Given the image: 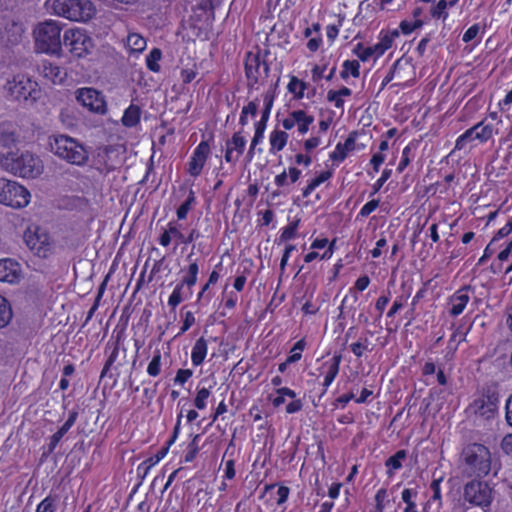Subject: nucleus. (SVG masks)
<instances>
[{
	"instance_id": "obj_55",
	"label": "nucleus",
	"mask_w": 512,
	"mask_h": 512,
	"mask_svg": "<svg viewBox=\"0 0 512 512\" xmlns=\"http://www.w3.org/2000/svg\"><path fill=\"white\" fill-rule=\"evenodd\" d=\"M78 415L79 413L77 409L70 410L68 418L63 423V425L58 428L56 432L59 433L60 436L64 437L68 433V431L74 426L75 422L78 419Z\"/></svg>"
},
{
	"instance_id": "obj_37",
	"label": "nucleus",
	"mask_w": 512,
	"mask_h": 512,
	"mask_svg": "<svg viewBox=\"0 0 512 512\" xmlns=\"http://www.w3.org/2000/svg\"><path fill=\"white\" fill-rule=\"evenodd\" d=\"M443 476L438 478H433L430 483V489L432 491V496L430 497L428 503H437L438 508H441L443 505L442 498V489L441 484L443 482Z\"/></svg>"
},
{
	"instance_id": "obj_62",
	"label": "nucleus",
	"mask_w": 512,
	"mask_h": 512,
	"mask_svg": "<svg viewBox=\"0 0 512 512\" xmlns=\"http://www.w3.org/2000/svg\"><path fill=\"white\" fill-rule=\"evenodd\" d=\"M450 7L448 0H439V2L431 9V15L433 18L446 19L448 16L447 8Z\"/></svg>"
},
{
	"instance_id": "obj_61",
	"label": "nucleus",
	"mask_w": 512,
	"mask_h": 512,
	"mask_svg": "<svg viewBox=\"0 0 512 512\" xmlns=\"http://www.w3.org/2000/svg\"><path fill=\"white\" fill-rule=\"evenodd\" d=\"M193 370L192 369H178L176 371V375L173 379L174 385H179L184 387V385L192 378Z\"/></svg>"
},
{
	"instance_id": "obj_14",
	"label": "nucleus",
	"mask_w": 512,
	"mask_h": 512,
	"mask_svg": "<svg viewBox=\"0 0 512 512\" xmlns=\"http://www.w3.org/2000/svg\"><path fill=\"white\" fill-rule=\"evenodd\" d=\"M245 72L248 80V86L254 87L263 83L269 75V66L260 55L248 53L245 61Z\"/></svg>"
},
{
	"instance_id": "obj_44",
	"label": "nucleus",
	"mask_w": 512,
	"mask_h": 512,
	"mask_svg": "<svg viewBox=\"0 0 512 512\" xmlns=\"http://www.w3.org/2000/svg\"><path fill=\"white\" fill-rule=\"evenodd\" d=\"M127 47L133 52H142L146 47V40L138 33H130L127 37Z\"/></svg>"
},
{
	"instance_id": "obj_12",
	"label": "nucleus",
	"mask_w": 512,
	"mask_h": 512,
	"mask_svg": "<svg viewBox=\"0 0 512 512\" xmlns=\"http://www.w3.org/2000/svg\"><path fill=\"white\" fill-rule=\"evenodd\" d=\"M37 84L29 78L18 75L8 80L5 85V91L8 96L15 101L36 100Z\"/></svg>"
},
{
	"instance_id": "obj_64",
	"label": "nucleus",
	"mask_w": 512,
	"mask_h": 512,
	"mask_svg": "<svg viewBox=\"0 0 512 512\" xmlns=\"http://www.w3.org/2000/svg\"><path fill=\"white\" fill-rule=\"evenodd\" d=\"M394 36H398L397 31H394L392 35H384L380 42L375 44V49L378 51V55H383L385 51L392 46Z\"/></svg>"
},
{
	"instance_id": "obj_21",
	"label": "nucleus",
	"mask_w": 512,
	"mask_h": 512,
	"mask_svg": "<svg viewBox=\"0 0 512 512\" xmlns=\"http://www.w3.org/2000/svg\"><path fill=\"white\" fill-rule=\"evenodd\" d=\"M302 223V215L300 213L295 216H287V223L279 230V236L275 239V243L280 245L282 243H290L300 237L299 229Z\"/></svg>"
},
{
	"instance_id": "obj_15",
	"label": "nucleus",
	"mask_w": 512,
	"mask_h": 512,
	"mask_svg": "<svg viewBox=\"0 0 512 512\" xmlns=\"http://www.w3.org/2000/svg\"><path fill=\"white\" fill-rule=\"evenodd\" d=\"M342 361V355L341 353L335 352L333 356L324 362L321 363L317 367L318 376L322 377V382L320 383L321 386V392L319 395V398L321 399L326 393L328 392V389L334 382V380L337 378L339 372H340V365Z\"/></svg>"
},
{
	"instance_id": "obj_49",
	"label": "nucleus",
	"mask_w": 512,
	"mask_h": 512,
	"mask_svg": "<svg viewBox=\"0 0 512 512\" xmlns=\"http://www.w3.org/2000/svg\"><path fill=\"white\" fill-rule=\"evenodd\" d=\"M284 244H285V247L283 249V252H282V255L280 258V264H279L280 276L285 274L291 254L297 249L295 244H292V243H284Z\"/></svg>"
},
{
	"instance_id": "obj_24",
	"label": "nucleus",
	"mask_w": 512,
	"mask_h": 512,
	"mask_svg": "<svg viewBox=\"0 0 512 512\" xmlns=\"http://www.w3.org/2000/svg\"><path fill=\"white\" fill-rule=\"evenodd\" d=\"M39 74L53 84H61L66 76V71L50 61H42L38 66Z\"/></svg>"
},
{
	"instance_id": "obj_20",
	"label": "nucleus",
	"mask_w": 512,
	"mask_h": 512,
	"mask_svg": "<svg viewBox=\"0 0 512 512\" xmlns=\"http://www.w3.org/2000/svg\"><path fill=\"white\" fill-rule=\"evenodd\" d=\"M285 397L292 400L286 405L285 411L287 414H295L302 410L304 404L301 398H296L297 393L289 387H279L276 389V396L272 399L274 408H278L286 401Z\"/></svg>"
},
{
	"instance_id": "obj_32",
	"label": "nucleus",
	"mask_w": 512,
	"mask_h": 512,
	"mask_svg": "<svg viewBox=\"0 0 512 512\" xmlns=\"http://www.w3.org/2000/svg\"><path fill=\"white\" fill-rule=\"evenodd\" d=\"M163 365L164 362L162 352L160 349H155L146 368L147 375L152 378L160 376L162 373Z\"/></svg>"
},
{
	"instance_id": "obj_42",
	"label": "nucleus",
	"mask_w": 512,
	"mask_h": 512,
	"mask_svg": "<svg viewBox=\"0 0 512 512\" xmlns=\"http://www.w3.org/2000/svg\"><path fill=\"white\" fill-rule=\"evenodd\" d=\"M288 134L285 131L274 130L270 134V145L272 151H280L286 145Z\"/></svg>"
},
{
	"instance_id": "obj_10",
	"label": "nucleus",
	"mask_w": 512,
	"mask_h": 512,
	"mask_svg": "<svg viewBox=\"0 0 512 512\" xmlns=\"http://www.w3.org/2000/svg\"><path fill=\"white\" fill-rule=\"evenodd\" d=\"M200 236V232L196 228L191 229L188 234L185 235L180 230L178 223L171 220L167 223L166 227L162 229L157 238V242L160 246L167 248L174 240V249H177L181 244L189 245L194 243L200 238Z\"/></svg>"
},
{
	"instance_id": "obj_60",
	"label": "nucleus",
	"mask_w": 512,
	"mask_h": 512,
	"mask_svg": "<svg viewBox=\"0 0 512 512\" xmlns=\"http://www.w3.org/2000/svg\"><path fill=\"white\" fill-rule=\"evenodd\" d=\"M305 89L306 84L303 81H300L296 77H292L290 79V82L288 83V90L290 93H293L298 99L303 97Z\"/></svg>"
},
{
	"instance_id": "obj_53",
	"label": "nucleus",
	"mask_w": 512,
	"mask_h": 512,
	"mask_svg": "<svg viewBox=\"0 0 512 512\" xmlns=\"http://www.w3.org/2000/svg\"><path fill=\"white\" fill-rule=\"evenodd\" d=\"M7 41L11 44H17L22 37L23 28L17 23H12L9 27H6Z\"/></svg>"
},
{
	"instance_id": "obj_27",
	"label": "nucleus",
	"mask_w": 512,
	"mask_h": 512,
	"mask_svg": "<svg viewBox=\"0 0 512 512\" xmlns=\"http://www.w3.org/2000/svg\"><path fill=\"white\" fill-rule=\"evenodd\" d=\"M208 354V342L201 336L199 337L191 349V363L194 367L201 366Z\"/></svg>"
},
{
	"instance_id": "obj_41",
	"label": "nucleus",
	"mask_w": 512,
	"mask_h": 512,
	"mask_svg": "<svg viewBox=\"0 0 512 512\" xmlns=\"http://www.w3.org/2000/svg\"><path fill=\"white\" fill-rule=\"evenodd\" d=\"M306 346L307 342L305 337L298 340L290 349L289 355L287 356V363H296L300 361Z\"/></svg>"
},
{
	"instance_id": "obj_35",
	"label": "nucleus",
	"mask_w": 512,
	"mask_h": 512,
	"mask_svg": "<svg viewBox=\"0 0 512 512\" xmlns=\"http://www.w3.org/2000/svg\"><path fill=\"white\" fill-rule=\"evenodd\" d=\"M418 491L414 488H405L401 492V499L406 504L403 512H418L416 498Z\"/></svg>"
},
{
	"instance_id": "obj_1",
	"label": "nucleus",
	"mask_w": 512,
	"mask_h": 512,
	"mask_svg": "<svg viewBox=\"0 0 512 512\" xmlns=\"http://www.w3.org/2000/svg\"><path fill=\"white\" fill-rule=\"evenodd\" d=\"M458 467L466 478H486L492 470L490 449L481 443L466 444L460 452Z\"/></svg>"
},
{
	"instance_id": "obj_45",
	"label": "nucleus",
	"mask_w": 512,
	"mask_h": 512,
	"mask_svg": "<svg viewBox=\"0 0 512 512\" xmlns=\"http://www.w3.org/2000/svg\"><path fill=\"white\" fill-rule=\"evenodd\" d=\"M430 283V280L423 283V285L417 290L415 295L412 298V301L410 303V309L409 313L411 315V319H414V314L416 312V308L418 303L427 295L428 292V285Z\"/></svg>"
},
{
	"instance_id": "obj_59",
	"label": "nucleus",
	"mask_w": 512,
	"mask_h": 512,
	"mask_svg": "<svg viewBox=\"0 0 512 512\" xmlns=\"http://www.w3.org/2000/svg\"><path fill=\"white\" fill-rule=\"evenodd\" d=\"M104 289H105V283H102L98 290V293L94 299L92 306L90 307V309L88 310V312L86 314L84 325L88 324L91 321L95 312L98 310V308L100 306V301H101L103 293H104Z\"/></svg>"
},
{
	"instance_id": "obj_3",
	"label": "nucleus",
	"mask_w": 512,
	"mask_h": 512,
	"mask_svg": "<svg viewBox=\"0 0 512 512\" xmlns=\"http://www.w3.org/2000/svg\"><path fill=\"white\" fill-rule=\"evenodd\" d=\"M196 247L192 246V250ZM193 251L187 255L188 265L181 269L182 277L175 285L172 293L168 297L167 304L174 310L182 301L190 299L193 295V288L198 282L200 266L197 258H192Z\"/></svg>"
},
{
	"instance_id": "obj_39",
	"label": "nucleus",
	"mask_w": 512,
	"mask_h": 512,
	"mask_svg": "<svg viewBox=\"0 0 512 512\" xmlns=\"http://www.w3.org/2000/svg\"><path fill=\"white\" fill-rule=\"evenodd\" d=\"M13 312L9 301L0 295V328L6 327L12 320Z\"/></svg>"
},
{
	"instance_id": "obj_54",
	"label": "nucleus",
	"mask_w": 512,
	"mask_h": 512,
	"mask_svg": "<svg viewBox=\"0 0 512 512\" xmlns=\"http://www.w3.org/2000/svg\"><path fill=\"white\" fill-rule=\"evenodd\" d=\"M78 415L79 413L77 409L70 410L68 418L63 423V425L58 428L56 432L59 433L60 436L64 437L68 433V431L74 426L75 422L78 419Z\"/></svg>"
},
{
	"instance_id": "obj_52",
	"label": "nucleus",
	"mask_w": 512,
	"mask_h": 512,
	"mask_svg": "<svg viewBox=\"0 0 512 512\" xmlns=\"http://www.w3.org/2000/svg\"><path fill=\"white\" fill-rule=\"evenodd\" d=\"M395 63H404L402 64L399 73L394 74L395 78L399 81V84L409 81L410 72L413 71L412 64L406 59H399Z\"/></svg>"
},
{
	"instance_id": "obj_63",
	"label": "nucleus",
	"mask_w": 512,
	"mask_h": 512,
	"mask_svg": "<svg viewBox=\"0 0 512 512\" xmlns=\"http://www.w3.org/2000/svg\"><path fill=\"white\" fill-rule=\"evenodd\" d=\"M196 323V318L193 312L186 311L183 313L182 325L177 336H180L187 332Z\"/></svg>"
},
{
	"instance_id": "obj_30",
	"label": "nucleus",
	"mask_w": 512,
	"mask_h": 512,
	"mask_svg": "<svg viewBox=\"0 0 512 512\" xmlns=\"http://www.w3.org/2000/svg\"><path fill=\"white\" fill-rule=\"evenodd\" d=\"M184 190L187 192L185 200L176 209L177 221H183L187 219L189 212L196 205V194L192 188Z\"/></svg>"
},
{
	"instance_id": "obj_26",
	"label": "nucleus",
	"mask_w": 512,
	"mask_h": 512,
	"mask_svg": "<svg viewBox=\"0 0 512 512\" xmlns=\"http://www.w3.org/2000/svg\"><path fill=\"white\" fill-rule=\"evenodd\" d=\"M337 238L329 240L325 236L316 237L311 240L310 249L324 250L321 253V260H330L336 251Z\"/></svg>"
},
{
	"instance_id": "obj_9",
	"label": "nucleus",
	"mask_w": 512,
	"mask_h": 512,
	"mask_svg": "<svg viewBox=\"0 0 512 512\" xmlns=\"http://www.w3.org/2000/svg\"><path fill=\"white\" fill-rule=\"evenodd\" d=\"M31 200L29 190L15 181L0 178V204L15 209L26 207Z\"/></svg>"
},
{
	"instance_id": "obj_38",
	"label": "nucleus",
	"mask_w": 512,
	"mask_h": 512,
	"mask_svg": "<svg viewBox=\"0 0 512 512\" xmlns=\"http://www.w3.org/2000/svg\"><path fill=\"white\" fill-rule=\"evenodd\" d=\"M371 283L367 274L359 276L348 290V294L354 297V301L358 300V293L365 291Z\"/></svg>"
},
{
	"instance_id": "obj_2",
	"label": "nucleus",
	"mask_w": 512,
	"mask_h": 512,
	"mask_svg": "<svg viewBox=\"0 0 512 512\" xmlns=\"http://www.w3.org/2000/svg\"><path fill=\"white\" fill-rule=\"evenodd\" d=\"M467 479L461 489V504L467 509L479 508L490 512L495 498L494 484L480 477Z\"/></svg>"
},
{
	"instance_id": "obj_22",
	"label": "nucleus",
	"mask_w": 512,
	"mask_h": 512,
	"mask_svg": "<svg viewBox=\"0 0 512 512\" xmlns=\"http://www.w3.org/2000/svg\"><path fill=\"white\" fill-rule=\"evenodd\" d=\"M22 276L20 264L13 259H0V282L18 283Z\"/></svg>"
},
{
	"instance_id": "obj_46",
	"label": "nucleus",
	"mask_w": 512,
	"mask_h": 512,
	"mask_svg": "<svg viewBox=\"0 0 512 512\" xmlns=\"http://www.w3.org/2000/svg\"><path fill=\"white\" fill-rule=\"evenodd\" d=\"M57 510V499L56 496L47 495L41 500L36 506L35 512H56Z\"/></svg>"
},
{
	"instance_id": "obj_50",
	"label": "nucleus",
	"mask_w": 512,
	"mask_h": 512,
	"mask_svg": "<svg viewBox=\"0 0 512 512\" xmlns=\"http://www.w3.org/2000/svg\"><path fill=\"white\" fill-rule=\"evenodd\" d=\"M162 57V52L158 48H154L150 51L148 56L146 57V64L149 70L153 72H158L160 70L159 61Z\"/></svg>"
},
{
	"instance_id": "obj_33",
	"label": "nucleus",
	"mask_w": 512,
	"mask_h": 512,
	"mask_svg": "<svg viewBox=\"0 0 512 512\" xmlns=\"http://www.w3.org/2000/svg\"><path fill=\"white\" fill-rule=\"evenodd\" d=\"M301 175V171L295 167H290L289 172L286 173V171H282L281 173L277 174L274 179V183L278 187H284L290 184L295 183Z\"/></svg>"
},
{
	"instance_id": "obj_31",
	"label": "nucleus",
	"mask_w": 512,
	"mask_h": 512,
	"mask_svg": "<svg viewBox=\"0 0 512 512\" xmlns=\"http://www.w3.org/2000/svg\"><path fill=\"white\" fill-rule=\"evenodd\" d=\"M245 143V139L239 133H235L232 140L227 143L225 160L237 159L243 152Z\"/></svg>"
},
{
	"instance_id": "obj_47",
	"label": "nucleus",
	"mask_w": 512,
	"mask_h": 512,
	"mask_svg": "<svg viewBox=\"0 0 512 512\" xmlns=\"http://www.w3.org/2000/svg\"><path fill=\"white\" fill-rule=\"evenodd\" d=\"M354 53L362 61H367L374 55L377 57L380 56V55H378V51L375 49V45L369 46V47H364V45L361 43H358L355 46Z\"/></svg>"
},
{
	"instance_id": "obj_43",
	"label": "nucleus",
	"mask_w": 512,
	"mask_h": 512,
	"mask_svg": "<svg viewBox=\"0 0 512 512\" xmlns=\"http://www.w3.org/2000/svg\"><path fill=\"white\" fill-rule=\"evenodd\" d=\"M211 396V391L206 387H197L196 395L193 400L194 406L198 410H204L207 407L208 399Z\"/></svg>"
},
{
	"instance_id": "obj_34",
	"label": "nucleus",
	"mask_w": 512,
	"mask_h": 512,
	"mask_svg": "<svg viewBox=\"0 0 512 512\" xmlns=\"http://www.w3.org/2000/svg\"><path fill=\"white\" fill-rule=\"evenodd\" d=\"M200 437H201L200 434H195L192 436L191 441L188 443V445L186 447V450L184 452L181 462L191 463L196 459V457L200 451V447H199Z\"/></svg>"
},
{
	"instance_id": "obj_25",
	"label": "nucleus",
	"mask_w": 512,
	"mask_h": 512,
	"mask_svg": "<svg viewBox=\"0 0 512 512\" xmlns=\"http://www.w3.org/2000/svg\"><path fill=\"white\" fill-rule=\"evenodd\" d=\"M510 256H512V240L498 253L497 259L490 265V271L495 275L510 273L512 271V262L507 265L505 264Z\"/></svg>"
},
{
	"instance_id": "obj_36",
	"label": "nucleus",
	"mask_w": 512,
	"mask_h": 512,
	"mask_svg": "<svg viewBox=\"0 0 512 512\" xmlns=\"http://www.w3.org/2000/svg\"><path fill=\"white\" fill-rule=\"evenodd\" d=\"M141 111L136 105H130L124 112L122 123L126 127H134L140 121Z\"/></svg>"
},
{
	"instance_id": "obj_56",
	"label": "nucleus",
	"mask_w": 512,
	"mask_h": 512,
	"mask_svg": "<svg viewBox=\"0 0 512 512\" xmlns=\"http://www.w3.org/2000/svg\"><path fill=\"white\" fill-rule=\"evenodd\" d=\"M391 300V292L390 290L384 291L375 301L374 308L378 314V317L381 318L387 305Z\"/></svg>"
},
{
	"instance_id": "obj_40",
	"label": "nucleus",
	"mask_w": 512,
	"mask_h": 512,
	"mask_svg": "<svg viewBox=\"0 0 512 512\" xmlns=\"http://www.w3.org/2000/svg\"><path fill=\"white\" fill-rule=\"evenodd\" d=\"M374 509L372 511L374 512H384L386 509V506L389 504V492L387 488L381 487L377 490L375 496H374Z\"/></svg>"
},
{
	"instance_id": "obj_23",
	"label": "nucleus",
	"mask_w": 512,
	"mask_h": 512,
	"mask_svg": "<svg viewBox=\"0 0 512 512\" xmlns=\"http://www.w3.org/2000/svg\"><path fill=\"white\" fill-rule=\"evenodd\" d=\"M359 136L360 135L357 132H353L349 134L348 138L345 140L343 144L339 143L336 147V150L331 155L333 160H336V157H340L343 159L346 157L354 156V151L364 149L365 144L358 142Z\"/></svg>"
},
{
	"instance_id": "obj_11",
	"label": "nucleus",
	"mask_w": 512,
	"mask_h": 512,
	"mask_svg": "<svg viewBox=\"0 0 512 512\" xmlns=\"http://www.w3.org/2000/svg\"><path fill=\"white\" fill-rule=\"evenodd\" d=\"M51 151L59 158L64 160L81 159L86 160L85 150L73 138L66 135H57L50 142Z\"/></svg>"
},
{
	"instance_id": "obj_4",
	"label": "nucleus",
	"mask_w": 512,
	"mask_h": 512,
	"mask_svg": "<svg viewBox=\"0 0 512 512\" xmlns=\"http://www.w3.org/2000/svg\"><path fill=\"white\" fill-rule=\"evenodd\" d=\"M125 335L124 331L114 330L111 338L106 343L104 348V354L106 360L100 372V379L106 377L112 378L114 376L119 377L120 367L126 363L127 349L124 346Z\"/></svg>"
},
{
	"instance_id": "obj_5",
	"label": "nucleus",
	"mask_w": 512,
	"mask_h": 512,
	"mask_svg": "<svg viewBox=\"0 0 512 512\" xmlns=\"http://www.w3.org/2000/svg\"><path fill=\"white\" fill-rule=\"evenodd\" d=\"M46 4L54 14L71 21L86 22L96 13L91 0H48Z\"/></svg>"
},
{
	"instance_id": "obj_51",
	"label": "nucleus",
	"mask_w": 512,
	"mask_h": 512,
	"mask_svg": "<svg viewBox=\"0 0 512 512\" xmlns=\"http://www.w3.org/2000/svg\"><path fill=\"white\" fill-rule=\"evenodd\" d=\"M409 297H410V293H408L407 295L402 294V295L397 296L394 299L389 310L386 312V318L387 319L394 318L395 315L403 308L404 303L408 300Z\"/></svg>"
},
{
	"instance_id": "obj_18",
	"label": "nucleus",
	"mask_w": 512,
	"mask_h": 512,
	"mask_svg": "<svg viewBox=\"0 0 512 512\" xmlns=\"http://www.w3.org/2000/svg\"><path fill=\"white\" fill-rule=\"evenodd\" d=\"M493 131L492 125L485 124L483 121L479 122L458 137L455 148L458 150L465 149L468 144L474 141L486 142L493 136Z\"/></svg>"
},
{
	"instance_id": "obj_8",
	"label": "nucleus",
	"mask_w": 512,
	"mask_h": 512,
	"mask_svg": "<svg viewBox=\"0 0 512 512\" xmlns=\"http://www.w3.org/2000/svg\"><path fill=\"white\" fill-rule=\"evenodd\" d=\"M500 395L496 385L482 387L478 396L470 404L472 412L483 419L489 420L498 413Z\"/></svg>"
},
{
	"instance_id": "obj_17",
	"label": "nucleus",
	"mask_w": 512,
	"mask_h": 512,
	"mask_svg": "<svg viewBox=\"0 0 512 512\" xmlns=\"http://www.w3.org/2000/svg\"><path fill=\"white\" fill-rule=\"evenodd\" d=\"M75 98L78 103L91 112L104 114L107 111L104 97L94 88L84 87L77 89L75 91Z\"/></svg>"
},
{
	"instance_id": "obj_19",
	"label": "nucleus",
	"mask_w": 512,
	"mask_h": 512,
	"mask_svg": "<svg viewBox=\"0 0 512 512\" xmlns=\"http://www.w3.org/2000/svg\"><path fill=\"white\" fill-rule=\"evenodd\" d=\"M1 166L14 176L35 179L43 173V162H0Z\"/></svg>"
},
{
	"instance_id": "obj_16",
	"label": "nucleus",
	"mask_w": 512,
	"mask_h": 512,
	"mask_svg": "<svg viewBox=\"0 0 512 512\" xmlns=\"http://www.w3.org/2000/svg\"><path fill=\"white\" fill-rule=\"evenodd\" d=\"M473 292L474 290L470 285H463L448 296L444 308L447 315L451 318L460 316L471 301Z\"/></svg>"
},
{
	"instance_id": "obj_28",
	"label": "nucleus",
	"mask_w": 512,
	"mask_h": 512,
	"mask_svg": "<svg viewBox=\"0 0 512 512\" xmlns=\"http://www.w3.org/2000/svg\"><path fill=\"white\" fill-rule=\"evenodd\" d=\"M334 174L333 169H325L315 174L302 190V196L308 197L317 187L329 181Z\"/></svg>"
},
{
	"instance_id": "obj_7",
	"label": "nucleus",
	"mask_w": 512,
	"mask_h": 512,
	"mask_svg": "<svg viewBox=\"0 0 512 512\" xmlns=\"http://www.w3.org/2000/svg\"><path fill=\"white\" fill-rule=\"evenodd\" d=\"M61 26L55 20L39 23L34 29L35 47L38 51L58 54L61 50Z\"/></svg>"
},
{
	"instance_id": "obj_57",
	"label": "nucleus",
	"mask_w": 512,
	"mask_h": 512,
	"mask_svg": "<svg viewBox=\"0 0 512 512\" xmlns=\"http://www.w3.org/2000/svg\"><path fill=\"white\" fill-rule=\"evenodd\" d=\"M349 348L357 358H361L366 351H371V349H369V341L367 338H361L358 341L351 343Z\"/></svg>"
},
{
	"instance_id": "obj_13",
	"label": "nucleus",
	"mask_w": 512,
	"mask_h": 512,
	"mask_svg": "<svg viewBox=\"0 0 512 512\" xmlns=\"http://www.w3.org/2000/svg\"><path fill=\"white\" fill-rule=\"evenodd\" d=\"M64 45L76 57H82L93 48V41L83 29H69L64 33Z\"/></svg>"
},
{
	"instance_id": "obj_29",
	"label": "nucleus",
	"mask_w": 512,
	"mask_h": 512,
	"mask_svg": "<svg viewBox=\"0 0 512 512\" xmlns=\"http://www.w3.org/2000/svg\"><path fill=\"white\" fill-rule=\"evenodd\" d=\"M407 458V451L400 449L385 460L386 474L389 478L393 477L395 472L403 467V461Z\"/></svg>"
},
{
	"instance_id": "obj_48",
	"label": "nucleus",
	"mask_w": 512,
	"mask_h": 512,
	"mask_svg": "<svg viewBox=\"0 0 512 512\" xmlns=\"http://www.w3.org/2000/svg\"><path fill=\"white\" fill-rule=\"evenodd\" d=\"M360 64L356 60H346L343 63V70L341 71L340 75L342 79H347L349 74H351L353 77L357 78L360 75Z\"/></svg>"
},
{
	"instance_id": "obj_6",
	"label": "nucleus",
	"mask_w": 512,
	"mask_h": 512,
	"mask_svg": "<svg viewBox=\"0 0 512 512\" xmlns=\"http://www.w3.org/2000/svg\"><path fill=\"white\" fill-rule=\"evenodd\" d=\"M27 248L38 258L48 259L55 253L56 244L50 232L37 224H30L24 231Z\"/></svg>"
},
{
	"instance_id": "obj_58",
	"label": "nucleus",
	"mask_w": 512,
	"mask_h": 512,
	"mask_svg": "<svg viewBox=\"0 0 512 512\" xmlns=\"http://www.w3.org/2000/svg\"><path fill=\"white\" fill-rule=\"evenodd\" d=\"M379 204H380L379 199H372V200L368 201L367 203H365L362 206V208L360 209V211L358 212V214L356 215V220L359 221V220H362L363 218L368 217L371 213H373L379 207Z\"/></svg>"
}]
</instances>
